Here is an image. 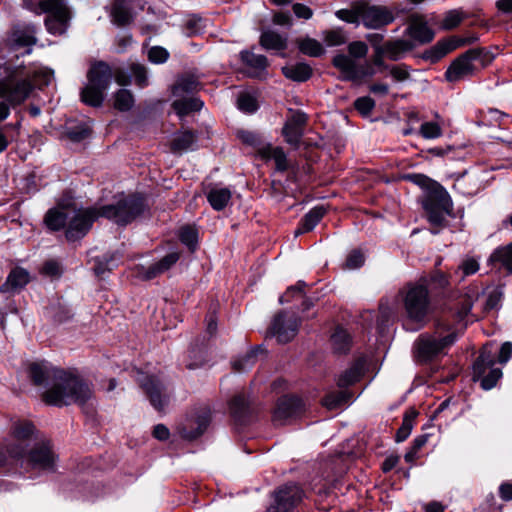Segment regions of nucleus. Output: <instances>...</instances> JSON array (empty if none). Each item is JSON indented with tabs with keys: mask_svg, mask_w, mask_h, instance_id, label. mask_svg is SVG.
<instances>
[{
	"mask_svg": "<svg viewBox=\"0 0 512 512\" xmlns=\"http://www.w3.org/2000/svg\"><path fill=\"white\" fill-rule=\"evenodd\" d=\"M29 376L36 386H49L43 393V401L53 406L76 403L84 405L93 396L88 383L78 376L54 368L50 363L33 362L28 368Z\"/></svg>",
	"mask_w": 512,
	"mask_h": 512,
	"instance_id": "obj_1",
	"label": "nucleus"
},
{
	"mask_svg": "<svg viewBox=\"0 0 512 512\" xmlns=\"http://www.w3.org/2000/svg\"><path fill=\"white\" fill-rule=\"evenodd\" d=\"M6 75L0 78V98L6 102H0V122L10 114L11 106L22 104L33 91V83L29 74L20 68H5Z\"/></svg>",
	"mask_w": 512,
	"mask_h": 512,
	"instance_id": "obj_2",
	"label": "nucleus"
},
{
	"mask_svg": "<svg viewBox=\"0 0 512 512\" xmlns=\"http://www.w3.org/2000/svg\"><path fill=\"white\" fill-rule=\"evenodd\" d=\"M401 293L407 318L420 327L424 326L432 311L428 278L420 277L418 281L406 284Z\"/></svg>",
	"mask_w": 512,
	"mask_h": 512,
	"instance_id": "obj_3",
	"label": "nucleus"
},
{
	"mask_svg": "<svg viewBox=\"0 0 512 512\" xmlns=\"http://www.w3.org/2000/svg\"><path fill=\"white\" fill-rule=\"evenodd\" d=\"M87 79L88 83L81 91V100L87 105L100 107L112 80V69L103 61L96 62L90 67Z\"/></svg>",
	"mask_w": 512,
	"mask_h": 512,
	"instance_id": "obj_4",
	"label": "nucleus"
},
{
	"mask_svg": "<svg viewBox=\"0 0 512 512\" xmlns=\"http://www.w3.org/2000/svg\"><path fill=\"white\" fill-rule=\"evenodd\" d=\"M458 338V332L450 324H439L434 335H421L417 342L418 357L430 361L444 353Z\"/></svg>",
	"mask_w": 512,
	"mask_h": 512,
	"instance_id": "obj_5",
	"label": "nucleus"
},
{
	"mask_svg": "<svg viewBox=\"0 0 512 512\" xmlns=\"http://www.w3.org/2000/svg\"><path fill=\"white\" fill-rule=\"evenodd\" d=\"M145 199L138 194L128 195L114 204L99 208L101 217H105L118 225H127L140 216L146 209Z\"/></svg>",
	"mask_w": 512,
	"mask_h": 512,
	"instance_id": "obj_6",
	"label": "nucleus"
},
{
	"mask_svg": "<svg viewBox=\"0 0 512 512\" xmlns=\"http://www.w3.org/2000/svg\"><path fill=\"white\" fill-rule=\"evenodd\" d=\"M432 186V190L423 201V208L430 224L442 228L447 222L445 216L453 213V201L443 186L437 182H432Z\"/></svg>",
	"mask_w": 512,
	"mask_h": 512,
	"instance_id": "obj_7",
	"label": "nucleus"
},
{
	"mask_svg": "<svg viewBox=\"0 0 512 512\" xmlns=\"http://www.w3.org/2000/svg\"><path fill=\"white\" fill-rule=\"evenodd\" d=\"M495 352L492 345H485L473 363L472 379L480 382L484 390L492 389L502 377V370L495 366Z\"/></svg>",
	"mask_w": 512,
	"mask_h": 512,
	"instance_id": "obj_8",
	"label": "nucleus"
},
{
	"mask_svg": "<svg viewBox=\"0 0 512 512\" xmlns=\"http://www.w3.org/2000/svg\"><path fill=\"white\" fill-rule=\"evenodd\" d=\"M26 6L36 14L48 13L45 19L47 30L54 35L63 34L69 20V11L62 0H39L35 6Z\"/></svg>",
	"mask_w": 512,
	"mask_h": 512,
	"instance_id": "obj_9",
	"label": "nucleus"
},
{
	"mask_svg": "<svg viewBox=\"0 0 512 512\" xmlns=\"http://www.w3.org/2000/svg\"><path fill=\"white\" fill-rule=\"evenodd\" d=\"M488 53L482 48H473L456 58L445 72V78L449 82H457L471 77L475 73V61H480L484 66Z\"/></svg>",
	"mask_w": 512,
	"mask_h": 512,
	"instance_id": "obj_10",
	"label": "nucleus"
},
{
	"mask_svg": "<svg viewBox=\"0 0 512 512\" xmlns=\"http://www.w3.org/2000/svg\"><path fill=\"white\" fill-rule=\"evenodd\" d=\"M35 433L34 425L27 420H18L13 423L10 432V438L5 444L4 452L7 458L11 459H23L29 440Z\"/></svg>",
	"mask_w": 512,
	"mask_h": 512,
	"instance_id": "obj_11",
	"label": "nucleus"
},
{
	"mask_svg": "<svg viewBox=\"0 0 512 512\" xmlns=\"http://www.w3.org/2000/svg\"><path fill=\"white\" fill-rule=\"evenodd\" d=\"M21 465L26 464L32 469L54 472L57 467L58 455L52 443L48 440L41 441L34 445L23 459H16Z\"/></svg>",
	"mask_w": 512,
	"mask_h": 512,
	"instance_id": "obj_12",
	"label": "nucleus"
},
{
	"mask_svg": "<svg viewBox=\"0 0 512 512\" xmlns=\"http://www.w3.org/2000/svg\"><path fill=\"white\" fill-rule=\"evenodd\" d=\"M137 383L142 388L150 404L159 412H163L170 401V394L162 379L157 375L137 373Z\"/></svg>",
	"mask_w": 512,
	"mask_h": 512,
	"instance_id": "obj_13",
	"label": "nucleus"
},
{
	"mask_svg": "<svg viewBox=\"0 0 512 512\" xmlns=\"http://www.w3.org/2000/svg\"><path fill=\"white\" fill-rule=\"evenodd\" d=\"M99 217H101L99 208L77 209L74 206L71 207L69 223L65 232L67 240L75 241L83 238Z\"/></svg>",
	"mask_w": 512,
	"mask_h": 512,
	"instance_id": "obj_14",
	"label": "nucleus"
},
{
	"mask_svg": "<svg viewBox=\"0 0 512 512\" xmlns=\"http://www.w3.org/2000/svg\"><path fill=\"white\" fill-rule=\"evenodd\" d=\"M273 497L266 512H292L303 500L304 491L295 483H287L276 489Z\"/></svg>",
	"mask_w": 512,
	"mask_h": 512,
	"instance_id": "obj_15",
	"label": "nucleus"
},
{
	"mask_svg": "<svg viewBox=\"0 0 512 512\" xmlns=\"http://www.w3.org/2000/svg\"><path fill=\"white\" fill-rule=\"evenodd\" d=\"M395 20L393 11L381 5H367L362 3L361 22L368 29H380Z\"/></svg>",
	"mask_w": 512,
	"mask_h": 512,
	"instance_id": "obj_16",
	"label": "nucleus"
},
{
	"mask_svg": "<svg viewBox=\"0 0 512 512\" xmlns=\"http://www.w3.org/2000/svg\"><path fill=\"white\" fill-rule=\"evenodd\" d=\"M333 65L344 74V79L356 81L375 74L369 63L358 65L351 57L338 54L333 58Z\"/></svg>",
	"mask_w": 512,
	"mask_h": 512,
	"instance_id": "obj_17",
	"label": "nucleus"
},
{
	"mask_svg": "<svg viewBox=\"0 0 512 512\" xmlns=\"http://www.w3.org/2000/svg\"><path fill=\"white\" fill-rule=\"evenodd\" d=\"M299 323L296 317L286 319L283 313H279L274 317L270 331L279 343H287L296 336Z\"/></svg>",
	"mask_w": 512,
	"mask_h": 512,
	"instance_id": "obj_18",
	"label": "nucleus"
},
{
	"mask_svg": "<svg viewBox=\"0 0 512 512\" xmlns=\"http://www.w3.org/2000/svg\"><path fill=\"white\" fill-rule=\"evenodd\" d=\"M475 40L476 38H462L456 36L440 40L429 50L425 51L424 58L435 63L453 50L465 44L472 43Z\"/></svg>",
	"mask_w": 512,
	"mask_h": 512,
	"instance_id": "obj_19",
	"label": "nucleus"
},
{
	"mask_svg": "<svg viewBox=\"0 0 512 512\" xmlns=\"http://www.w3.org/2000/svg\"><path fill=\"white\" fill-rule=\"evenodd\" d=\"M406 34L421 44L431 42L435 35L425 18L418 14L409 17Z\"/></svg>",
	"mask_w": 512,
	"mask_h": 512,
	"instance_id": "obj_20",
	"label": "nucleus"
},
{
	"mask_svg": "<svg viewBox=\"0 0 512 512\" xmlns=\"http://www.w3.org/2000/svg\"><path fill=\"white\" fill-rule=\"evenodd\" d=\"M29 282V272L22 267H15L9 272L5 282L0 286V293L13 295L20 292Z\"/></svg>",
	"mask_w": 512,
	"mask_h": 512,
	"instance_id": "obj_21",
	"label": "nucleus"
},
{
	"mask_svg": "<svg viewBox=\"0 0 512 512\" xmlns=\"http://www.w3.org/2000/svg\"><path fill=\"white\" fill-rule=\"evenodd\" d=\"M258 156L265 161L273 160L277 172H286L290 163L282 147L266 144L258 148Z\"/></svg>",
	"mask_w": 512,
	"mask_h": 512,
	"instance_id": "obj_22",
	"label": "nucleus"
},
{
	"mask_svg": "<svg viewBox=\"0 0 512 512\" xmlns=\"http://www.w3.org/2000/svg\"><path fill=\"white\" fill-rule=\"evenodd\" d=\"M302 409V401L296 396L281 397L274 410L275 421H285L297 415Z\"/></svg>",
	"mask_w": 512,
	"mask_h": 512,
	"instance_id": "obj_23",
	"label": "nucleus"
},
{
	"mask_svg": "<svg viewBox=\"0 0 512 512\" xmlns=\"http://www.w3.org/2000/svg\"><path fill=\"white\" fill-rule=\"evenodd\" d=\"M180 258L178 252H171L165 255L158 262L149 265L148 267H141L140 275L144 280H151L159 275L168 271L173 265L177 263Z\"/></svg>",
	"mask_w": 512,
	"mask_h": 512,
	"instance_id": "obj_24",
	"label": "nucleus"
},
{
	"mask_svg": "<svg viewBox=\"0 0 512 512\" xmlns=\"http://www.w3.org/2000/svg\"><path fill=\"white\" fill-rule=\"evenodd\" d=\"M488 264L512 274V242L496 248L489 256Z\"/></svg>",
	"mask_w": 512,
	"mask_h": 512,
	"instance_id": "obj_25",
	"label": "nucleus"
},
{
	"mask_svg": "<svg viewBox=\"0 0 512 512\" xmlns=\"http://www.w3.org/2000/svg\"><path fill=\"white\" fill-rule=\"evenodd\" d=\"M414 49V44L410 40L393 39L384 42L383 52L391 61L403 59L407 53Z\"/></svg>",
	"mask_w": 512,
	"mask_h": 512,
	"instance_id": "obj_26",
	"label": "nucleus"
},
{
	"mask_svg": "<svg viewBox=\"0 0 512 512\" xmlns=\"http://www.w3.org/2000/svg\"><path fill=\"white\" fill-rule=\"evenodd\" d=\"M197 134L191 130H183L175 133L171 143L170 149L174 154H182L188 150L196 148Z\"/></svg>",
	"mask_w": 512,
	"mask_h": 512,
	"instance_id": "obj_27",
	"label": "nucleus"
},
{
	"mask_svg": "<svg viewBox=\"0 0 512 512\" xmlns=\"http://www.w3.org/2000/svg\"><path fill=\"white\" fill-rule=\"evenodd\" d=\"M71 214L70 206L59 205L57 208L49 209L44 217L45 225L52 231H59L65 227Z\"/></svg>",
	"mask_w": 512,
	"mask_h": 512,
	"instance_id": "obj_28",
	"label": "nucleus"
},
{
	"mask_svg": "<svg viewBox=\"0 0 512 512\" xmlns=\"http://www.w3.org/2000/svg\"><path fill=\"white\" fill-rule=\"evenodd\" d=\"M326 209L323 206H316L312 208L301 219L298 228L295 230V235H301L314 229V227L324 217Z\"/></svg>",
	"mask_w": 512,
	"mask_h": 512,
	"instance_id": "obj_29",
	"label": "nucleus"
},
{
	"mask_svg": "<svg viewBox=\"0 0 512 512\" xmlns=\"http://www.w3.org/2000/svg\"><path fill=\"white\" fill-rule=\"evenodd\" d=\"M365 361L357 359L343 374L338 378V386L348 387L358 382L364 374Z\"/></svg>",
	"mask_w": 512,
	"mask_h": 512,
	"instance_id": "obj_30",
	"label": "nucleus"
},
{
	"mask_svg": "<svg viewBox=\"0 0 512 512\" xmlns=\"http://www.w3.org/2000/svg\"><path fill=\"white\" fill-rule=\"evenodd\" d=\"M231 415L236 422L244 424L249 415V401L245 395H236L229 403Z\"/></svg>",
	"mask_w": 512,
	"mask_h": 512,
	"instance_id": "obj_31",
	"label": "nucleus"
},
{
	"mask_svg": "<svg viewBox=\"0 0 512 512\" xmlns=\"http://www.w3.org/2000/svg\"><path fill=\"white\" fill-rule=\"evenodd\" d=\"M312 68L303 62L282 68V73L288 79L296 82H305L312 76Z\"/></svg>",
	"mask_w": 512,
	"mask_h": 512,
	"instance_id": "obj_32",
	"label": "nucleus"
},
{
	"mask_svg": "<svg viewBox=\"0 0 512 512\" xmlns=\"http://www.w3.org/2000/svg\"><path fill=\"white\" fill-rule=\"evenodd\" d=\"M240 57L246 66L254 69L253 76H260L268 66V60L264 55H258L251 51H242Z\"/></svg>",
	"mask_w": 512,
	"mask_h": 512,
	"instance_id": "obj_33",
	"label": "nucleus"
},
{
	"mask_svg": "<svg viewBox=\"0 0 512 512\" xmlns=\"http://www.w3.org/2000/svg\"><path fill=\"white\" fill-rule=\"evenodd\" d=\"M113 22L118 26H125L131 21V12L127 0H114L111 9Z\"/></svg>",
	"mask_w": 512,
	"mask_h": 512,
	"instance_id": "obj_34",
	"label": "nucleus"
},
{
	"mask_svg": "<svg viewBox=\"0 0 512 512\" xmlns=\"http://www.w3.org/2000/svg\"><path fill=\"white\" fill-rule=\"evenodd\" d=\"M231 191L228 188H212L207 193V200L216 211L223 210L231 199Z\"/></svg>",
	"mask_w": 512,
	"mask_h": 512,
	"instance_id": "obj_35",
	"label": "nucleus"
},
{
	"mask_svg": "<svg viewBox=\"0 0 512 512\" xmlns=\"http://www.w3.org/2000/svg\"><path fill=\"white\" fill-rule=\"evenodd\" d=\"M201 87V83L194 75H185L180 77L175 85L173 86V94L175 96H181L183 94H191L198 91Z\"/></svg>",
	"mask_w": 512,
	"mask_h": 512,
	"instance_id": "obj_36",
	"label": "nucleus"
},
{
	"mask_svg": "<svg viewBox=\"0 0 512 512\" xmlns=\"http://www.w3.org/2000/svg\"><path fill=\"white\" fill-rule=\"evenodd\" d=\"M260 44L267 50H284L287 47V40L280 34L268 30L261 34Z\"/></svg>",
	"mask_w": 512,
	"mask_h": 512,
	"instance_id": "obj_37",
	"label": "nucleus"
},
{
	"mask_svg": "<svg viewBox=\"0 0 512 512\" xmlns=\"http://www.w3.org/2000/svg\"><path fill=\"white\" fill-rule=\"evenodd\" d=\"M172 106L176 113L180 117H183L190 114L191 112L199 111L203 106V102L197 97H192L188 99L182 98L175 100Z\"/></svg>",
	"mask_w": 512,
	"mask_h": 512,
	"instance_id": "obj_38",
	"label": "nucleus"
},
{
	"mask_svg": "<svg viewBox=\"0 0 512 512\" xmlns=\"http://www.w3.org/2000/svg\"><path fill=\"white\" fill-rule=\"evenodd\" d=\"M261 351L259 347L253 348L243 356L232 362V368L235 372H246L255 366L258 353Z\"/></svg>",
	"mask_w": 512,
	"mask_h": 512,
	"instance_id": "obj_39",
	"label": "nucleus"
},
{
	"mask_svg": "<svg viewBox=\"0 0 512 512\" xmlns=\"http://www.w3.org/2000/svg\"><path fill=\"white\" fill-rule=\"evenodd\" d=\"M352 398V393L342 390V391H335L327 394L322 399V404L329 410H334L337 408L342 407L346 403L350 401Z\"/></svg>",
	"mask_w": 512,
	"mask_h": 512,
	"instance_id": "obj_40",
	"label": "nucleus"
},
{
	"mask_svg": "<svg viewBox=\"0 0 512 512\" xmlns=\"http://www.w3.org/2000/svg\"><path fill=\"white\" fill-rule=\"evenodd\" d=\"M331 343L333 350L336 353L342 354L350 350L351 338L346 330L338 327L331 336Z\"/></svg>",
	"mask_w": 512,
	"mask_h": 512,
	"instance_id": "obj_41",
	"label": "nucleus"
},
{
	"mask_svg": "<svg viewBox=\"0 0 512 512\" xmlns=\"http://www.w3.org/2000/svg\"><path fill=\"white\" fill-rule=\"evenodd\" d=\"M477 299L476 295L465 294L460 297L456 310L454 312V318L457 323H462L466 317L470 314L471 309L475 300Z\"/></svg>",
	"mask_w": 512,
	"mask_h": 512,
	"instance_id": "obj_42",
	"label": "nucleus"
},
{
	"mask_svg": "<svg viewBox=\"0 0 512 512\" xmlns=\"http://www.w3.org/2000/svg\"><path fill=\"white\" fill-rule=\"evenodd\" d=\"M36 29L33 25H27L22 29L13 32L14 42L21 47L32 46L36 43Z\"/></svg>",
	"mask_w": 512,
	"mask_h": 512,
	"instance_id": "obj_43",
	"label": "nucleus"
},
{
	"mask_svg": "<svg viewBox=\"0 0 512 512\" xmlns=\"http://www.w3.org/2000/svg\"><path fill=\"white\" fill-rule=\"evenodd\" d=\"M417 415L418 413L414 409H411L404 414L402 424L395 435L396 442H403L410 436Z\"/></svg>",
	"mask_w": 512,
	"mask_h": 512,
	"instance_id": "obj_44",
	"label": "nucleus"
},
{
	"mask_svg": "<svg viewBox=\"0 0 512 512\" xmlns=\"http://www.w3.org/2000/svg\"><path fill=\"white\" fill-rule=\"evenodd\" d=\"M453 189L462 195L471 197L479 192L480 184L475 179L462 176L455 181Z\"/></svg>",
	"mask_w": 512,
	"mask_h": 512,
	"instance_id": "obj_45",
	"label": "nucleus"
},
{
	"mask_svg": "<svg viewBox=\"0 0 512 512\" xmlns=\"http://www.w3.org/2000/svg\"><path fill=\"white\" fill-rule=\"evenodd\" d=\"M335 16L344 22L358 25L362 16V3L353 4L351 9L337 10Z\"/></svg>",
	"mask_w": 512,
	"mask_h": 512,
	"instance_id": "obj_46",
	"label": "nucleus"
},
{
	"mask_svg": "<svg viewBox=\"0 0 512 512\" xmlns=\"http://www.w3.org/2000/svg\"><path fill=\"white\" fill-rule=\"evenodd\" d=\"M134 105V97L131 91L127 89H120L114 95V108L126 112L129 111Z\"/></svg>",
	"mask_w": 512,
	"mask_h": 512,
	"instance_id": "obj_47",
	"label": "nucleus"
},
{
	"mask_svg": "<svg viewBox=\"0 0 512 512\" xmlns=\"http://www.w3.org/2000/svg\"><path fill=\"white\" fill-rule=\"evenodd\" d=\"M303 133L304 129L294 126L287 122L285 123L282 129V134L285 138V141L295 148L299 146Z\"/></svg>",
	"mask_w": 512,
	"mask_h": 512,
	"instance_id": "obj_48",
	"label": "nucleus"
},
{
	"mask_svg": "<svg viewBox=\"0 0 512 512\" xmlns=\"http://www.w3.org/2000/svg\"><path fill=\"white\" fill-rule=\"evenodd\" d=\"M179 239L191 252L196 250L198 244V232L194 227H182L179 231Z\"/></svg>",
	"mask_w": 512,
	"mask_h": 512,
	"instance_id": "obj_49",
	"label": "nucleus"
},
{
	"mask_svg": "<svg viewBox=\"0 0 512 512\" xmlns=\"http://www.w3.org/2000/svg\"><path fill=\"white\" fill-rule=\"evenodd\" d=\"M299 49L303 54L318 57L324 53L322 45L315 39L306 38L299 43Z\"/></svg>",
	"mask_w": 512,
	"mask_h": 512,
	"instance_id": "obj_50",
	"label": "nucleus"
},
{
	"mask_svg": "<svg viewBox=\"0 0 512 512\" xmlns=\"http://www.w3.org/2000/svg\"><path fill=\"white\" fill-rule=\"evenodd\" d=\"M419 134L424 139H436L442 136L443 131L437 122L429 121L421 124Z\"/></svg>",
	"mask_w": 512,
	"mask_h": 512,
	"instance_id": "obj_51",
	"label": "nucleus"
},
{
	"mask_svg": "<svg viewBox=\"0 0 512 512\" xmlns=\"http://www.w3.org/2000/svg\"><path fill=\"white\" fill-rule=\"evenodd\" d=\"M306 283L302 280L298 281L295 285L290 286L286 292L280 297V303H289L294 298L302 299L304 297V288Z\"/></svg>",
	"mask_w": 512,
	"mask_h": 512,
	"instance_id": "obj_52",
	"label": "nucleus"
},
{
	"mask_svg": "<svg viewBox=\"0 0 512 512\" xmlns=\"http://www.w3.org/2000/svg\"><path fill=\"white\" fill-rule=\"evenodd\" d=\"M306 283L302 280L298 281L295 285L290 286L286 292L280 297V303H289L294 298L302 299L304 297V288Z\"/></svg>",
	"mask_w": 512,
	"mask_h": 512,
	"instance_id": "obj_53",
	"label": "nucleus"
},
{
	"mask_svg": "<svg viewBox=\"0 0 512 512\" xmlns=\"http://www.w3.org/2000/svg\"><path fill=\"white\" fill-rule=\"evenodd\" d=\"M424 277H426V275ZM427 278L428 287L432 286L435 290H444L449 286L448 275L441 271H434L428 275Z\"/></svg>",
	"mask_w": 512,
	"mask_h": 512,
	"instance_id": "obj_54",
	"label": "nucleus"
},
{
	"mask_svg": "<svg viewBox=\"0 0 512 512\" xmlns=\"http://www.w3.org/2000/svg\"><path fill=\"white\" fill-rule=\"evenodd\" d=\"M205 21L198 15H191L185 22V31L188 36H193L205 29Z\"/></svg>",
	"mask_w": 512,
	"mask_h": 512,
	"instance_id": "obj_55",
	"label": "nucleus"
},
{
	"mask_svg": "<svg viewBox=\"0 0 512 512\" xmlns=\"http://www.w3.org/2000/svg\"><path fill=\"white\" fill-rule=\"evenodd\" d=\"M346 35L341 28L332 29L324 33V41L328 46H339L346 42Z\"/></svg>",
	"mask_w": 512,
	"mask_h": 512,
	"instance_id": "obj_56",
	"label": "nucleus"
},
{
	"mask_svg": "<svg viewBox=\"0 0 512 512\" xmlns=\"http://www.w3.org/2000/svg\"><path fill=\"white\" fill-rule=\"evenodd\" d=\"M479 267L480 265L478 259L474 257H466L463 259L458 267V270L462 272L461 280L478 272Z\"/></svg>",
	"mask_w": 512,
	"mask_h": 512,
	"instance_id": "obj_57",
	"label": "nucleus"
},
{
	"mask_svg": "<svg viewBox=\"0 0 512 512\" xmlns=\"http://www.w3.org/2000/svg\"><path fill=\"white\" fill-rule=\"evenodd\" d=\"M238 108L246 113H253L258 109L256 99L247 93L241 94L237 99Z\"/></svg>",
	"mask_w": 512,
	"mask_h": 512,
	"instance_id": "obj_58",
	"label": "nucleus"
},
{
	"mask_svg": "<svg viewBox=\"0 0 512 512\" xmlns=\"http://www.w3.org/2000/svg\"><path fill=\"white\" fill-rule=\"evenodd\" d=\"M354 107L361 115L368 116L375 108V101L369 96L359 97L355 100Z\"/></svg>",
	"mask_w": 512,
	"mask_h": 512,
	"instance_id": "obj_59",
	"label": "nucleus"
},
{
	"mask_svg": "<svg viewBox=\"0 0 512 512\" xmlns=\"http://www.w3.org/2000/svg\"><path fill=\"white\" fill-rule=\"evenodd\" d=\"M463 20V15L458 10L449 11L442 20L441 27L445 30L456 28Z\"/></svg>",
	"mask_w": 512,
	"mask_h": 512,
	"instance_id": "obj_60",
	"label": "nucleus"
},
{
	"mask_svg": "<svg viewBox=\"0 0 512 512\" xmlns=\"http://www.w3.org/2000/svg\"><path fill=\"white\" fill-rule=\"evenodd\" d=\"M131 73L135 78V83L137 86L143 88L148 85V75L147 69L144 65L141 64H132L131 65Z\"/></svg>",
	"mask_w": 512,
	"mask_h": 512,
	"instance_id": "obj_61",
	"label": "nucleus"
},
{
	"mask_svg": "<svg viewBox=\"0 0 512 512\" xmlns=\"http://www.w3.org/2000/svg\"><path fill=\"white\" fill-rule=\"evenodd\" d=\"M169 58V52L161 46H153L148 51V59L154 64H163Z\"/></svg>",
	"mask_w": 512,
	"mask_h": 512,
	"instance_id": "obj_62",
	"label": "nucleus"
},
{
	"mask_svg": "<svg viewBox=\"0 0 512 512\" xmlns=\"http://www.w3.org/2000/svg\"><path fill=\"white\" fill-rule=\"evenodd\" d=\"M237 135H238V138L243 143L256 148L257 153H258V148L260 146L265 145L264 143H262L260 136L254 132L242 130V131H239Z\"/></svg>",
	"mask_w": 512,
	"mask_h": 512,
	"instance_id": "obj_63",
	"label": "nucleus"
},
{
	"mask_svg": "<svg viewBox=\"0 0 512 512\" xmlns=\"http://www.w3.org/2000/svg\"><path fill=\"white\" fill-rule=\"evenodd\" d=\"M503 297V288L501 286L494 288L488 295L486 308L489 310L497 309L501 305Z\"/></svg>",
	"mask_w": 512,
	"mask_h": 512,
	"instance_id": "obj_64",
	"label": "nucleus"
}]
</instances>
